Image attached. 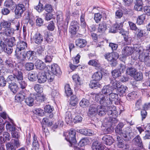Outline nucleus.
I'll return each mask as SVG.
<instances>
[{
  "mask_svg": "<svg viewBox=\"0 0 150 150\" xmlns=\"http://www.w3.org/2000/svg\"><path fill=\"white\" fill-rule=\"evenodd\" d=\"M13 72V75L9 76L7 78L6 81L8 84V88L13 93H16L19 89L17 83H18L22 89L25 88L27 84L23 80V74L21 71L16 69Z\"/></svg>",
  "mask_w": 150,
  "mask_h": 150,
  "instance_id": "1",
  "label": "nucleus"
},
{
  "mask_svg": "<svg viewBox=\"0 0 150 150\" xmlns=\"http://www.w3.org/2000/svg\"><path fill=\"white\" fill-rule=\"evenodd\" d=\"M15 37H11L8 38L1 36L0 37V45L2 48H5L6 53L11 54L13 51V47L16 45Z\"/></svg>",
  "mask_w": 150,
  "mask_h": 150,
  "instance_id": "2",
  "label": "nucleus"
},
{
  "mask_svg": "<svg viewBox=\"0 0 150 150\" xmlns=\"http://www.w3.org/2000/svg\"><path fill=\"white\" fill-rule=\"evenodd\" d=\"M107 114L109 116V117L105 119L104 122L106 125L111 126L113 124L117 122L115 117L117 116V112L115 106L112 105L108 107L107 109Z\"/></svg>",
  "mask_w": 150,
  "mask_h": 150,
  "instance_id": "3",
  "label": "nucleus"
},
{
  "mask_svg": "<svg viewBox=\"0 0 150 150\" xmlns=\"http://www.w3.org/2000/svg\"><path fill=\"white\" fill-rule=\"evenodd\" d=\"M123 126V123H119L115 128V132L116 133L120 135L124 140L128 141L131 138L130 135L132 133V128L130 127H127L124 129L122 131V129Z\"/></svg>",
  "mask_w": 150,
  "mask_h": 150,
  "instance_id": "4",
  "label": "nucleus"
},
{
  "mask_svg": "<svg viewBox=\"0 0 150 150\" xmlns=\"http://www.w3.org/2000/svg\"><path fill=\"white\" fill-rule=\"evenodd\" d=\"M15 51L16 57L19 59L25 58V53L23 50H26L27 47V44L23 41H20L17 43Z\"/></svg>",
  "mask_w": 150,
  "mask_h": 150,
  "instance_id": "5",
  "label": "nucleus"
},
{
  "mask_svg": "<svg viewBox=\"0 0 150 150\" xmlns=\"http://www.w3.org/2000/svg\"><path fill=\"white\" fill-rule=\"evenodd\" d=\"M95 101L99 103L100 105L107 107L112 104L109 97L101 93H97L95 97Z\"/></svg>",
  "mask_w": 150,
  "mask_h": 150,
  "instance_id": "6",
  "label": "nucleus"
},
{
  "mask_svg": "<svg viewBox=\"0 0 150 150\" xmlns=\"http://www.w3.org/2000/svg\"><path fill=\"white\" fill-rule=\"evenodd\" d=\"M104 56L105 59L109 62L112 67H115L116 66L117 64V60L119 56L117 52H113L107 53L104 55Z\"/></svg>",
  "mask_w": 150,
  "mask_h": 150,
  "instance_id": "7",
  "label": "nucleus"
},
{
  "mask_svg": "<svg viewBox=\"0 0 150 150\" xmlns=\"http://www.w3.org/2000/svg\"><path fill=\"white\" fill-rule=\"evenodd\" d=\"M149 54L146 50L141 53H139L138 59L142 62H144L147 66L150 67V57Z\"/></svg>",
  "mask_w": 150,
  "mask_h": 150,
  "instance_id": "8",
  "label": "nucleus"
},
{
  "mask_svg": "<svg viewBox=\"0 0 150 150\" xmlns=\"http://www.w3.org/2000/svg\"><path fill=\"white\" fill-rule=\"evenodd\" d=\"M76 131L73 129H71L69 131L68 135L65 138L67 141L69 142L70 146H72V145L76 143Z\"/></svg>",
  "mask_w": 150,
  "mask_h": 150,
  "instance_id": "9",
  "label": "nucleus"
},
{
  "mask_svg": "<svg viewBox=\"0 0 150 150\" xmlns=\"http://www.w3.org/2000/svg\"><path fill=\"white\" fill-rule=\"evenodd\" d=\"M48 72L49 74H52L56 75H59L62 73L59 66L57 64H54L49 66Z\"/></svg>",
  "mask_w": 150,
  "mask_h": 150,
  "instance_id": "10",
  "label": "nucleus"
},
{
  "mask_svg": "<svg viewBox=\"0 0 150 150\" xmlns=\"http://www.w3.org/2000/svg\"><path fill=\"white\" fill-rule=\"evenodd\" d=\"M25 10V6L23 4H19L16 5L15 12L16 15L17 16V18H19L21 17L22 14Z\"/></svg>",
  "mask_w": 150,
  "mask_h": 150,
  "instance_id": "11",
  "label": "nucleus"
},
{
  "mask_svg": "<svg viewBox=\"0 0 150 150\" xmlns=\"http://www.w3.org/2000/svg\"><path fill=\"white\" fill-rule=\"evenodd\" d=\"M98 104L95 103L91 105L88 109V115L90 117L95 116L97 114Z\"/></svg>",
  "mask_w": 150,
  "mask_h": 150,
  "instance_id": "12",
  "label": "nucleus"
},
{
  "mask_svg": "<svg viewBox=\"0 0 150 150\" xmlns=\"http://www.w3.org/2000/svg\"><path fill=\"white\" fill-rule=\"evenodd\" d=\"M117 147L122 149V150H129V143L125 142L122 139H118L117 140Z\"/></svg>",
  "mask_w": 150,
  "mask_h": 150,
  "instance_id": "13",
  "label": "nucleus"
},
{
  "mask_svg": "<svg viewBox=\"0 0 150 150\" xmlns=\"http://www.w3.org/2000/svg\"><path fill=\"white\" fill-rule=\"evenodd\" d=\"M109 79L110 83L109 85L114 92L115 90L117 91L118 88L120 86V82L116 81L115 79L110 78Z\"/></svg>",
  "mask_w": 150,
  "mask_h": 150,
  "instance_id": "14",
  "label": "nucleus"
},
{
  "mask_svg": "<svg viewBox=\"0 0 150 150\" xmlns=\"http://www.w3.org/2000/svg\"><path fill=\"white\" fill-rule=\"evenodd\" d=\"M43 37L39 33H37L35 34L33 37L34 42L38 45L41 44L43 41Z\"/></svg>",
  "mask_w": 150,
  "mask_h": 150,
  "instance_id": "15",
  "label": "nucleus"
},
{
  "mask_svg": "<svg viewBox=\"0 0 150 150\" xmlns=\"http://www.w3.org/2000/svg\"><path fill=\"white\" fill-rule=\"evenodd\" d=\"M134 145L138 147H142L143 143L142 139L139 135H137L132 140Z\"/></svg>",
  "mask_w": 150,
  "mask_h": 150,
  "instance_id": "16",
  "label": "nucleus"
},
{
  "mask_svg": "<svg viewBox=\"0 0 150 150\" xmlns=\"http://www.w3.org/2000/svg\"><path fill=\"white\" fill-rule=\"evenodd\" d=\"M133 52L132 47L126 46L123 48L122 51V54L123 57H126L131 55Z\"/></svg>",
  "mask_w": 150,
  "mask_h": 150,
  "instance_id": "17",
  "label": "nucleus"
},
{
  "mask_svg": "<svg viewBox=\"0 0 150 150\" xmlns=\"http://www.w3.org/2000/svg\"><path fill=\"white\" fill-rule=\"evenodd\" d=\"M72 78L74 81L76 83V85H75V89L77 90L79 89L81 85L79 77L78 75L75 74L72 76Z\"/></svg>",
  "mask_w": 150,
  "mask_h": 150,
  "instance_id": "18",
  "label": "nucleus"
},
{
  "mask_svg": "<svg viewBox=\"0 0 150 150\" xmlns=\"http://www.w3.org/2000/svg\"><path fill=\"white\" fill-rule=\"evenodd\" d=\"M15 21L14 20H10L8 21L3 20L0 23L1 28H11V23H15Z\"/></svg>",
  "mask_w": 150,
  "mask_h": 150,
  "instance_id": "19",
  "label": "nucleus"
},
{
  "mask_svg": "<svg viewBox=\"0 0 150 150\" xmlns=\"http://www.w3.org/2000/svg\"><path fill=\"white\" fill-rule=\"evenodd\" d=\"M102 140L104 143L107 145H110L113 143V139L110 135H104L102 138Z\"/></svg>",
  "mask_w": 150,
  "mask_h": 150,
  "instance_id": "20",
  "label": "nucleus"
},
{
  "mask_svg": "<svg viewBox=\"0 0 150 150\" xmlns=\"http://www.w3.org/2000/svg\"><path fill=\"white\" fill-rule=\"evenodd\" d=\"M134 4V8L136 11H141L142 10L143 4L142 0H136Z\"/></svg>",
  "mask_w": 150,
  "mask_h": 150,
  "instance_id": "21",
  "label": "nucleus"
},
{
  "mask_svg": "<svg viewBox=\"0 0 150 150\" xmlns=\"http://www.w3.org/2000/svg\"><path fill=\"white\" fill-rule=\"evenodd\" d=\"M106 107V106L99 105L98 104L97 114L101 116H103L105 115L107 112Z\"/></svg>",
  "mask_w": 150,
  "mask_h": 150,
  "instance_id": "22",
  "label": "nucleus"
},
{
  "mask_svg": "<svg viewBox=\"0 0 150 150\" xmlns=\"http://www.w3.org/2000/svg\"><path fill=\"white\" fill-rule=\"evenodd\" d=\"M92 150H103L104 147L100 143L96 141L93 143L92 146Z\"/></svg>",
  "mask_w": 150,
  "mask_h": 150,
  "instance_id": "23",
  "label": "nucleus"
},
{
  "mask_svg": "<svg viewBox=\"0 0 150 150\" xmlns=\"http://www.w3.org/2000/svg\"><path fill=\"white\" fill-rule=\"evenodd\" d=\"M75 44L76 45L80 48L84 47L87 44V42L84 39H78L76 40Z\"/></svg>",
  "mask_w": 150,
  "mask_h": 150,
  "instance_id": "24",
  "label": "nucleus"
},
{
  "mask_svg": "<svg viewBox=\"0 0 150 150\" xmlns=\"http://www.w3.org/2000/svg\"><path fill=\"white\" fill-rule=\"evenodd\" d=\"M38 82L40 83H44L47 80L46 73H42L39 76H38Z\"/></svg>",
  "mask_w": 150,
  "mask_h": 150,
  "instance_id": "25",
  "label": "nucleus"
},
{
  "mask_svg": "<svg viewBox=\"0 0 150 150\" xmlns=\"http://www.w3.org/2000/svg\"><path fill=\"white\" fill-rule=\"evenodd\" d=\"M112 89L109 85L104 86L102 89L101 92L103 94L109 95L113 92Z\"/></svg>",
  "mask_w": 150,
  "mask_h": 150,
  "instance_id": "26",
  "label": "nucleus"
},
{
  "mask_svg": "<svg viewBox=\"0 0 150 150\" xmlns=\"http://www.w3.org/2000/svg\"><path fill=\"white\" fill-rule=\"evenodd\" d=\"M107 29V26L104 21L100 23L98 29V32L100 33H104Z\"/></svg>",
  "mask_w": 150,
  "mask_h": 150,
  "instance_id": "27",
  "label": "nucleus"
},
{
  "mask_svg": "<svg viewBox=\"0 0 150 150\" xmlns=\"http://www.w3.org/2000/svg\"><path fill=\"white\" fill-rule=\"evenodd\" d=\"M35 65L36 68L39 70L44 69L45 67V64L44 63L39 59L36 61Z\"/></svg>",
  "mask_w": 150,
  "mask_h": 150,
  "instance_id": "28",
  "label": "nucleus"
},
{
  "mask_svg": "<svg viewBox=\"0 0 150 150\" xmlns=\"http://www.w3.org/2000/svg\"><path fill=\"white\" fill-rule=\"evenodd\" d=\"M69 18L70 16H67L65 21V23H67V25H64L62 26H58V28H59L64 33V34L67 32V25L68 24Z\"/></svg>",
  "mask_w": 150,
  "mask_h": 150,
  "instance_id": "29",
  "label": "nucleus"
},
{
  "mask_svg": "<svg viewBox=\"0 0 150 150\" xmlns=\"http://www.w3.org/2000/svg\"><path fill=\"white\" fill-rule=\"evenodd\" d=\"M35 53L34 51H29L26 52V57L28 60L33 61L35 59V57L34 56Z\"/></svg>",
  "mask_w": 150,
  "mask_h": 150,
  "instance_id": "30",
  "label": "nucleus"
},
{
  "mask_svg": "<svg viewBox=\"0 0 150 150\" xmlns=\"http://www.w3.org/2000/svg\"><path fill=\"white\" fill-rule=\"evenodd\" d=\"M38 76L36 72H31L28 74V79L30 81H34L36 80L38 78Z\"/></svg>",
  "mask_w": 150,
  "mask_h": 150,
  "instance_id": "31",
  "label": "nucleus"
},
{
  "mask_svg": "<svg viewBox=\"0 0 150 150\" xmlns=\"http://www.w3.org/2000/svg\"><path fill=\"white\" fill-rule=\"evenodd\" d=\"M35 98L34 95L31 96L25 99V102L28 105L30 106H32L34 104V101Z\"/></svg>",
  "mask_w": 150,
  "mask_h": 150,
  "instance_id": "32",
  "label": "nucleus"
},
{
  "mask_svg": "<svg viewBox=\"0 0 150 150\" xmlns=\"http://www.w3.org/2000/svg\"><path fill=\"white\" fill-rule=\"evenodd\" d=\"M44 49L45 48L42 46L39 47L37 48L36 53L38 55L39 57H42L45 54Z\"/></svg>",
  "mask_w": 150,
  "mask_h": 150,
  "instance_id": "33",
  "label": "nucleus"
},
{
  "mask_svg": "<svg viewBox=\"0 0 150 150\" xmlns=\"http://www.w3.org/2000/svg\"><path fill=\"white\" fill-rule=\"evenodd\" d=\"M127 87L122 85H120L117 88V91L120 95H124L127 91Z\"/></svg>",
  "mask_w": 150,
  "mask_h": 150,
  "instance_id": "34",
  "label": "nucleus"
},
{
  "mask_svg": "<svg viewBox=\"0 0 150 150\" xmlns=\"http://www.w3.org/2000/svg\"><path fill=\"white\" fill-rule=\"evenodd\" d=\"M15 3L13 0H6L5 1L4 6L7 8H13L14 6Z\"/></svg>",
  "mask_w": 150,
  "mask_h": 150,
  "instance_id": "35",
  "label": "nucleus"
},
{
  "mask_svg": "<svg viewBox=\"0 0 150 150\" xmlns=\"http://www.w3.org/2000/svg\"><path fill=\"white\" fill-rule=\"evenodd\" d=\"M102 76V74L100 72L97 71L93 74L92 78L93 80L99 81L101 79Z\"/></svg>",
  "mask_w": 150,
  "mask_h": 150,
  "instance_id": "36",
  "label": "nucleus"
},
{
  "mask_svg": "<svg viewBox=\"0 0 150 150\" xmlns=\"http://www.w3.org/2000/svg\"><path fill=\"white\" fill-rule=\"evenodd\" d=\"M136 30L135 34L137 39H141L145 34L144 30L141 28H138Z\"/></svg>",
  "mask_w": 150,
  "mask_h": 150,
  "instance_id": "37",
  "label": "nucleus"
},
{
  "mask_svg": "<svg viewBox=\"0 0 150 150\" xmlns=\"http://www.w3.org/2000/svg\"><path fill=\"white\" fill-rule=\"evenodd\" d=\"M109 95V98L110 99L111 102H116L119 100V97L117 94L112 92Z\"/></svg>",
  "mask_w": 150,
  "mask_h": 150,
  "instance_id": "38",
  "label": "nucleus"
},
{
  "mask_svg": "<svg viewBox=\"0 0 150 150\" xmlns=\"http://www.w3.org/2000/svg\"><path fill=\"white\" fill-rule=\"evenodd\" d=\"M133 49L136 52L139 53H141L144 50L140 44H136L133 45Z\"/></svg>",
  "mask_w": 150,
  "mask_h": 150,
  "instance_id": "39",
  "label": "nucleus"
},
{
  "mask_svg": "<svg viewBox=\"0 0 150 150\" xmlns=\"http://www.w3.org/2000/svg\"><path fill=\"white\" fill-rule=\"evenodd\" d=\"M96 81L93 80L90 82L89 85L90 88H92L96 89L100 87V86L99 83L97 82Z\"/></svg>",
  "mask_w": 150,
  "mask_h": 150,
  "instance_id": "40",
  "label": "nucleus"
},
{
  "mask_svg": "<svg viewBox=\"0 0 150 150\" xmlns=\"http://www.w3.org/2000/svg\"><path fill=\"white\" fill-rule=\"evenodd\" d=\"M79 132L85 135L90 136L93 134L92 131L90 129H82L79 130Z\"/></svg>",
  "mask_w": 150,
  "mask_h": 150,
  "instance_id": "41",
  "label": "nucleus"
},
{
  "mask_svg": "<svg viewBox=\"0 0 150 150\" xmlns=\"http://www.w3.org/2000/svg\"><path fill=\"white\" fill-rule=\"evenodd\" d=\"M136 69L132 67H128L126 70V73L127 74L133 77L136 72Z\"/></svg>",
  "mask_w": 150,
  "mask_h": 150,
  "instance_id": "42",
  "label": "nucleus"
},
{
  "mask_svg": "<svg viewBox=\"0 0 150 150\" xmlns=\"http://www.w3.org/2000/svg\"><path fill=\"white\" fill-rule=\"evenodd\" d=\"M32 145L33 148L35 150H38L39 149V146L38 142L37 140L36 136L35 135H34L33 137Z\"/></svg>",
  "mask_w": 150,
  "mask_h": 150,
  "instance_id": "43",
  "label": "nucleus"
},
{
  "mask_svg": "<svg viewBox=\"0 0 150 150\" xmlns=\"http://www.w3.org/2000/svg\"><path fill=\"white\" fill-rule=\"evenodd\" d=\"M4 31L5 36L6 37L12 35L14 33V30L11 27L4 29Z\"/></svg>",
  "mask_w": 150,
  "mask_h": 150,
  "instance_id": "44",
  "label": "nucleus"
},
{
  "mask_svg": "<svg viewBox=\"0 0 150 150\" xmlns=\"http://www.w3.org/2000/svg\"><path fill=\"white\" fill-rule=\"evenodd\" d=\"M63 19V16L62 13L60 11H58L57 13V23L60 24L62 23Z\"/></svg>",
  "mask_w": 150,
  "mask_h": 150,
  "instance_id": "45",
  "label": "nucleus"
},
{
  "mask_svg": "<svg viewBox=\"0 0 150 150\" xmlns=\"http://www.w3.org/2000/svg\"><path fill=\"white\" fill-rule=\"evenodd\" d=\"M65 121L67 124L72 121V117L71 112H67L65 115Z\"/></svg>",
  "mask_w": 150,
  "mask_h": 150,
  "instance_id": "46",
  "label": "nucleus"
},
{
  "mask_svg": "<svg viewBox=\"0 0 150 150\" xmlns=\"http://www.w3.org/2000/svg\"><path fill=\"white\" fill-rule=\"evenodd\" d=\"M88 64L89 65L97 67H99L100 66V64L98 61L96 59L90 60L88 62Z\"/></svg>",
  "mask_w": 150,
  "mask_h": 150,
  "instance_id": "47",
  "label": "nucleus"
},
{
  "mask_svg": "<svg viewBox=\"0 0 150 150\" xmlns=\"http://www.w3.org/2000/svg\"><path fill=\"white\" fill-rule=\"evenodd\" d=\"M146 15L145 14H143L138 16L137 19V23L139 25H141L144 22L145 19Z\"/></svg>",
  "mask_w": 150,
  "mask_h": 150,
  "instance_id": "48",
  "label": "nucleus"
},
{
  "mask_svg": "<svg viewBox=\"0 0 150 150\" xmlns=\"http://www.w3.org/2000/svg\"><path fill=\"white\" fill-rule=\"evenodd\" d=\"M137 97L136 92L133 91L129 93L127 96V98L128 100H131L136 98Z\"/></svg>",
  "mask_w": 150,
  "mask_h": 150,
  "instance_id": "49",
  "label": "nucleus"
},
{
  "mask_svg": "<svg viewBox=\"0 0 150 150\" xmlns=\"http://www.w3.org/2000/svg\"><path fill=\"white\" fill-rule=\"evenodd\" d=\"M65 93L67 96H71L72 93L69 84H66L64 87Z\"/></svg>",
  "mask_w": 150,
  "mask_h": 150,
  "instance_id": "50",
  "label": "nucleus"
},
{
  "mask_svg": "<svg viewBox=\"0 0 150 150\" xmlns=\"http://www.w3.org/2000/svg\"><path fill=\"white\" fill-rule=\"evenodd\" d=\"M133 77L137 81L142 80L143 78L142 74L140 72H136Z\"/></svg>",
  "mask_w": 150,
  "mask_h": 150,
  "instance_id": "51",
  "label": "nucleus"
},
{
  "mask_svg": "<svg viewBox=\"0 0 150 150\" xmlns=\"http://www.w3.org/2000/svg\"><path fill=\"white\" fill-rule=\"evenodd\" d=\"M123 36L124 40L127 42V43H129L131 40V38L128 35V33L127 32H123L120 33Z\"/></svg>",
  "mask_w": 150,
  "mask_h": 150,
  "instance_id": "52",
  "label": "nucleus"
},
{
  "mask_svg": "<svg viewBox=\"0 0 150 150\" xmlns=\"http://www.w3.org/2000/svg\"><path fill=\"white\" fill-rule=\"evenodd\" d=\"M89 100L86 99H83L79 103L80 106L82 107H86L88 106L89 104Z\"/></svg>",
  "mask_w": 150,
  "mask_h": 150,
  "instance_id": "53",
  "label": "nucleus"
},
{
  "mask_svg": "<svg viewBox=\"0 0 150 150\" xmlns=\"http://www.w3.org/2000/svg\"><path fill=\"white\" fill-rule=\"evenodd\" d=\"M24 67L26 70L29 71L33 69L34 64L33 63L28 62L25 64Z\"/></svg>",
  "mask_w": 150,
  "mask_h": 150,
  "instance_id": "54",
  "label": "nucleus"
},
{
  "mask_svg": "<svg viewBox=\"0 0 150 150\" xmlns=\"http://www.w3.org/2000/svg\"><path fill=\"white\" fill-rule=\"evenodd\" d=\"M112 75L114 78H116L121 76V74L118 69H115L111 72Z\"/></svg>",
  "mask_w": 150,
  "mask_h": 150,
  "instance_id": "55",
  "label": "nucleus"
},
{
  "mask_svg": "<svg viewBox=\"0 0 150 150\" xmlns=\"http://www.w3.org/2000/svg\"><path fill=\"white\" fill-rule=\"evenodd\" d=\"M35 98L37 101L40 103L45 100V97L43 95L36 94L35 95Z\"/></svg>",
  "mask_w": 150,
  "mask_h": 150,
  "instance_id": "56",
  "label": "nucleus"
},
{
  "mask_svg": "<svg viewBox=\"0 0 150 150\" xmlns=\"http://www.w3.org/2000/svg\"><path fill=\"white\" fill-rule=\"evenodd\" d=\"M120 27L118 24H115L113 26L111 27L109 29V32L112 33H116L118 30H120Z\"/></svg>",
  "mask_w": 150,
  "mask_h": 150,
  "instance_id": "57",
  "label": "nucleus"
},
{
  "mask_svg": "<svg viewBox=\"0 0 150 150\" xmlns=\"http://www.w3.org/2000/svg\"><path fill=\"white\" fill-rule=\"evenodd\" d=\"M89 140L86 138L82 139L79 142V145L81 146H83L89 143Z\"/></svg>",
  "mask_w": 150,
  "mask_h": 150,
  "instance_id": "58",
  "label": "nucleus"
},
{
  "mask_svg": "<svg viewBox=\"0 0 150 150\" xmlns=\"http://www.w3.org/2000/svg\"><path fill=\"white\" fill-rule=\"evenodd\" d=\"M6 128L8 130H9L12 132L15 129H16L15 126L13 124H11L10 123H8L6 124Z\"/></svg>",
  "mask_w": 150,
  "mask_h": 150,
  "instance_id": "59",
  "label": "nucleus"
},
{
  "mask_svg": "<svg viewBox=\"0 0 150 150\" xmlns=\"http://www.w3.org/2000/svg\"><path fill=\"white\" fill-rule=\"evenodd\" d=\"M34 88L35 91L38 93H41L43 92V88L40 85L38 84L35 85Z\"/></svg>",
  "mask_w": 150,
  "mask_h": 150,
  "instance_id": "60",
  "label": "nucleus"
},
{
  "mask_svg": "<svg viewBox=\"0 0 150 150\" xmlns=\"http://www.w3.org/2000/svg\"><path fill=\"white\" fill-rule=\"evenodd\" d=\"M44 9L48 13H52V12L54 11L52 6L48 4L45 5Z\"/></svg>",
  "mask_w": 150,
  "mask_h": 150,
  "instance_id": "61",
  "label": "nucleus"
},
{
  "mask_svg": "<svg viewBox=\"0 0 150 150\" xmlns=\"http://www.w3.org/2000/svg\"><path fill=\"white\" fill-rule=\"evenodd\" d=\"M45 111L48 113H51L53 111L54 108L53 107L49 105H46L44 108Z\"/></svg>",
  "mask_w": 150,
  "mask_h": 150,
  "instance_id": "62",
  "label": "nucleus"
},
{
  "mask_svg": "<svg viewBox=\"0 0 150 150\" xmlns=\"http://www.w3.org/2000/svg\"><path fill=\"white\" fill-rule=\"evenodd\" d=\"M22 89L23 90L20 91L19 93L17 95L25 99V97L26 96L27 92L26 90L25 89V88Z\"/></svg>",
  "mask_w": 150,
  "mask_h": 150,
  "instance_id": "63",
  "label": "nucleus"
},
{
  "mask_svg": "<svg viewBox=\"0 0 150 150\" xmlns=\"http://www.w3.org/2000/svg\"><path fill=\"white\" fill-rule=\"evenodd\" d=\"M3 141L5 142L6 141H9L11 139V137L10 134L6 132H4L3 134Z\"/></svg>",
  "mask_w": 150,
  "mask_h": 150,
  "instance_id": "64",
  "label": "nucleus"
}]
</instances>
